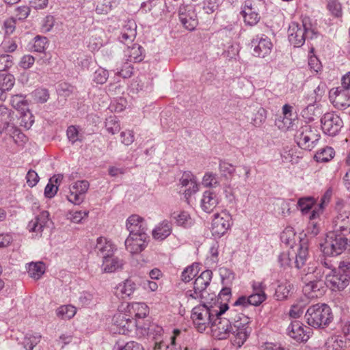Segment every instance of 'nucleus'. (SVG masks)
<instances>
[{"instance_id": "f257e3e1", "label": "nucleus", "mask_w": 350, "mask_h": 350, "mask_svg": "<svg viewBox=\"0 0 350 350\" xmlns=\"http://www.w3.org/2000/svg\"><path fill=\"white\" fill-rule=\"evenodd\" d=\"M228 309L227 304L214 307L203 304L193 308L191 318L198 331L203 332L211 325L215 315H222Z\"/></svg>"}, {"instance_id": "f03ea898", "label": "nucleus", "mask_w": 350, "mask_h": 350, "mask_svg": "<svg viewBox=\"0 0 350 350\" xmlns=\"http://www.w3.org/2000/svg\"><path fill=\"white\" fill-rule=\"evenodd\" d=\"M317 36V32L312 27L308 18L303 19L301 25L293 23L289 26L288 40L295 47L301 46L306 39H313Z\"/></svg>"}, {"instance_id": "7ed1b4c3", "label": "nucleus", "mask_w": 350, "mask_h": 350, "mask_svg": "<svg viewBox=\"0 0 350 350\" xmlns=\"http://www.w3.org/2000/svg\"><path fill=\"white\" fill-rule=\"evenodd\" d=\"M308 325L314 327L327 325L332 319L331 308L326 304H316L310 306L306 313Z\"/></svg>"}, {"instance_id": "20e7f679", "label": "nucleus", "mask_w": 350, "mask_h": 350, "mask_svg": "<svg viewBox=\"0 0 350 350\" xmlns=\"http://www.w3.org/2000/svg\"><path fill=\"white\" fill-rule=\"evenodd\" d=\"M347 242L348 240L345 236L329 232L324 243L321 245V250L326 256H338L346 250Z\"/></svg>"}, {"instance_id": "39448f33", "label": "nucleus", "mask_w": 350, "mask_h": 350, "mask_svg": "<svg viewBox=\"0 0 350 350\" xmlns=\"http://www.w3.org/2000/svg\"><path fill=\"white\" fill-rule=\"evenodd\" d=\"M337 214L332 221V232L346 236L350 234V211L344 208L342 202L336 206Z\"/></svg>"}, {"instance_id": "423d86ee", "label": "nucleus", "mask_w": 350, "mask_h": 350, "mask_svg": "<svg viewBox=\"0 0 350 350\" xmlns=\"http://www.w3.org/2000/svg\"><path fill=\"white\" fill-rule=\"evenodd\" d=\"M320 135L315 128L310 125L301 126L295 135L297 145L302 149L311 150L319 140Z\"/></svg>"}, {"instance_id": "0eeeda50", "label": "nucleus", "mask_w": 350, "mask_h": 350, "mask_svg": "<svg viewBox=\"0 0 350 350\" xmlns=\"http://www.w3.org/2000/svg\"><path fill=\"white\" fill-rule=\"evenodd\" d=\"M213 273L211 270H205L201 273L195 280L193 289L188 290L185 293V296L189 299H199L202 301L204 299V295L207 293L206 289L210 284Z\"/></svg>"}, {"instance_id": "6e6552de", "label": "nucleus", "mask_w": 350, "mask_h": 350, "mask_svg": "<svg viewBox=\"0 0 350 350\" xmlns=\"http://www.w3.org/2000/svg\"><path fill=\"white\" fill-rule=\"evenodd\" d=\"M325 281L326 286L332 291H341L349 285L350 275L344 271H340L338 266L337 269H332L326 273Z\"/></svg>"}, {"instance_id": "1a4fd4ad", "label": "nucleus", "mask_w": 350, "mask_h": 350, "mask_svg": "<svg viewBox=\"0 0 350 350\" xmlns=\"http://www.w3.org/2000/svg\"><path fill=\"white\" fill-rule=\"evenodd\" d=\"M221 316L215 315L210 325L213 336L218 340L230 338L233 328L231 322Z\"/></svg>"}, {"instance_id": "9d476101", "label": "nucleus", "mask_w": 350, "mask_h": 350, "mask_svg": "<svg viewBox=\"0 0 350 350\" xmlns=\"http://www.w3.org/2000/svg\"><path fill=\"white\" fill-rule=\"evenodd\" d=\"M263 4L264 0H258V2L253 0L245 1L241 14L246 25L253 26L258 23L260 21L259 7L262 6Z\"/></svg>"}, {"instance_id": "9b49d317", "label": "nucleus", "mask_w": 350, "mask_h": 350, "mask_svg": "<svg viewBox=\"0 0 350 350\" xmlns=\"http://www.w3.org/2000/svg\"><path fill=\"white\" fill-rule=\"evenodd\" d=\"M232 225V217L226 211L214 215L212 221L211 232L215 237H221L230 229Z\"/></svg>"}, {"instance_id": "f8f14e48", "label": "nucleus", "mask_w": 350, "mask_h": 350, "mask_svg": "<svg viewBox=\"0 0 350 350\" xmlns=\"http://www.w3.org/2000/svg\"><path fill=\"white\" fill-rule=\"evenodd\" d=\"M321 122L323 131L329 136L336 135L343 126L342 119L334 113L324 114Z\"/></svg>"}, {"instance_id": "ddd939ff", "label": "nucleus", "mask_w": 350, "mask_h": 350, "mask_svg": "<svg viewBox=\"0 0 350 350\" xmlns=\"http://www.w3.org/2000/svg\"><path fill=\"white\" fill-rule=\"evenodd\" d=\"M148 236L147 233L129 234L126 239L124 244L126 249L132 254H139L147 246Z\"/></svg>"}, {"instance_id": "4468645a", "label": "nucleus", "mask_w": 350, "mask_h": 350, "mask_svg": "<svg viewBox=\"0 0 350 350\" xmlns=\"http://www.w3.org/2000/svg\"><path fill=\"white\" fill-rule=\"evenodd\" d=\"M89 187V182L85 180L74 183L70 187V191L67 196L68 200L74 204H80L83 202L85 194Z\"/></svg>"}, {"instance_id": "2eb2a0df", "label": "nucleus", "mask_w": 350, "mask_h": 350, "mask_svg": "<svg viewBox=\"0 0 350 350\" xmlns=\"http://www.w3.org/2000/svg\"><path fill=\"white\" fill-rule=\"evenodd\" d=\"M253 55L258 57H265L271 51L273 44L265 35L256 36L251 42Z\"/></svg>"}, {"instance_id": "dca6fc26", "label": "nucleus", "mask_w": 350, "mask_h": 350, "mask_svg": "<svg viewBox=\"0 0 350 350\" xmlns=\"http://www.w3.org/2000/svg\"><path fill=\"white\" fill-rule=\"evenodd\" d=\"M129 314L117 313L113 316V329L120 334H127L137 326V323Z\"/></svg>"}, {"instance_id": "f3484780", "label": "nucleus", "mask_w": 350, "mask_h": 350, "mask_svg": "<svg viewBox=\"0 0 350 350\" xmlns=\"http://www.w3.org/2000/svg\"><path fill=\"white\" fill-rule=\"evenodd\" d=\"M311 329L298 321H293L287 328L288 335L298 342H306L310 338Z\"/></svg>"}, {"instance_id": "a211bd4d", "label": "nucleus", "mask_w": 350, "mask_h": 350, "mask_svg": "<svg viewBox=\"0 0 350 350\" xmlns=\"http://www.w3.org/2000/svg\"><path fill=\"white\" fill-rule=\"evenodd\" d=\"M179 19L184 27L191 31L198 24L196 14L192 5H182L179 8Z\"/></svg>"}, {"instance_id": "6ab92c4d", "label": "nucleus", "mask_w": 350, "mask_h": 350, "mask_svg": "<svg viewBox=\"0 0 350 350\" xmlns=\"http://www.w3.org/2000/svg\"><path fill=\"white\" fill-rule=\"evenodd\" d=\"M329 99L333 105L338 109H342L350 106V95L349 92L338 87L329 91Z\"/></svg>"}, {"instance_id": "aec40b11", "label": "nucleus", "mask_w": 350, "mask_h": 350, "mask_svg": "<svg viewBox=\"0 0 350 350\" xmlns=\"http://www.w3.org/2000/svg\"><path fill=\"white\" fill-rule=\"evenodd\" d=\"M326 281L317 280L310 281L303 288V292L308 299L321 297L325 291Z\"/></svg>"}, {"instance_id": "412c9836", "label": "nucleus", "mask_w": 350, "mask_h": 350, "mask_svg": "<svg viewBox=\"0 0 350 350\" xmlns=\"http://www.w3.org/2000/svg\"><path fill=\"white\" fill-rule=\"evenodd\" d=\"M180 185L187 187L184 191L185 197L188 199L191 195L196 193L198 189V184L196 176L189 172H185L180 178Z\"/></svg>"}, {"instance_id": "4be33fe9", "label": "nucleus", "mask_w": 350, "mask_h": 350, "mask_svg": "<svg viewBox=\"0 0 350 350\" xmlns=\"http://www.w3.org/2000/svg\"><path fill=\"white\" fill-rule=\"evenodd\" d=\"M126 227L129 234L146 233L147 225L144 219L137 215H132L126 219Z\"/></svg>"}, {"instance_id": "5701e85b", "label": "nucleus", "mask_w": 350, "mask_h": 350, "mask_svg": "<svg viewBox=\"0 0 350 350\" xmlns=\"http://www.w3.org/2000/svg\"><path fill=\"white\" fill-rule=\"evenodd\" d=\"M117 247L115 244H113L110 240L107 239L100 237H98L96 240V243L95 245V250L97 253V255L100 256L103 259L105 258V257H109V256L114 254L116 251Z\"/></svg>"}, {"instance_id": "b1692460", "label": "nucleus", "mask_w": 350, "mask_h": 350, "mask_svg": "<svg viewBox=\"0 0 350 350\" xmlns=\"http://www.w3.org/2000/svg\"><path fill=\"white\" fill-rule=\"evenodd\" d=\"M219 204V197L213 191H205L200 200V207L206 213H210L213 211Z\"/></svg>"}, {"instance_id": "393cba45", "label": "nucleus", "mask_w": 350, "mask_h": 350, "mask_svg": "<svg viewBox=\"0 0 350 350\" xmlns=\"http://www.w3.org/2000/svg\"><path fill=\"white\" fill-rule=\"evenodd\" d=\"M293 107L288 104H285L282 107L283 118H279L275 120V125L278 128L282 131L288 130L293 125L295 118L293 114Z\"/></svg>"}, {"instance_id": "a878e982", "label": "nucleus", "mask_w": 350, "mask_h": 350, "mask_svg": "<svg viewBox=\"0 0 350 350\" xmlns=\"http://www.w3.org/2000/svg\"><path fill=\"white\" fill-rule=\"evenodd\" d=\"M124 262L122 259L118 256H115L114 254L105 257L103 259L101 265V271L103 273H114L116 271L122 270Z\"/></svg>"}, {"instance_id": "bb28decb", "label": "nucleus", "mask_w": 350, "mask_h": 350, "mask_svg": "<svg viewBox=\"0 0 350 350\" xmlns=\"http://www.w3.org/2000/svg\"><path fill=\"white\" fill-rule=\"evenodd\" d=\"M49 213L47 211H42L32 219L27 226L29 232H35L36 235H40L44 228L49 222Z\"/></svg>"}, {"instance_id": "cd10ccee", "label": "nucleus", "mask_w": 350, "mask_h": 350, "mask_svg": "<svg viewBox=\"0 0 350 350\" xmlns=\"http://www.w3.org/2000/svg\"><path fill=\"white\" fill-rule=\"evenodd\" d=\"M126 311L129 312V316L132 319L133 317H135V319H143L148 315L149 308L144 303L134 302L127 304ZM135 321H136V320Z\"/></svg>"}, {"instance_id": "c85d7f7f", "label": "nucleus", "mask_w": 350, "mask_h": 350, "mask_svg": "<svg viewBox=\"0 0 350 350\" xmlns=\"http://www.w3.org/2000/svg\"><path fill=\"white\" fill-rule=\"evenodd\" d=\"M247 336V327L244 325H233L232 332L230 337L233 345L241 347L246 341Z\"/></svg>"}, {"instance_id": "c756f323", "label": "nucleus", "mask_w": 350, "mask_h": 350, "mask_svg": "<svg viewBox=\"0 0 350 350\" xmlns=\"http://www.w3.org/2000/svg\"><path fill=\"white\" fill-rule=\"evenodd\" d=\"M172 232V224L167 220L163 221L157 225L152 231V237L158 241L166 239Z\"/></svg>"}, {"instance_id": "7c9ffc66", "label": "nucleus", "mask_w": 350, "mask_h": 350, "mask_svg": "<svg viewBox=\"0 0 350 350\" xmlns=\"http://www.w3.org/2000/svg\"><path fill=\"white\" fill-rule=\"evenodd\" d=\"M293 289V285L288 281L284 280L275 289V296L278 300H284L291 295Z\"/></svg>"}, {"instance_id": "2f4dec72", "label": "nucleus", "mask_w": 350, "mask_h": 350, "mask_svg": "<svg viewBox=\"0 0 350 350\" xmlns=\"http://www.w3.org/2000/svg\"><path fill=\"white\" fill-rule=\"evenodd\" d=\"M45 266L42 262H31L28 265V274L34 280H38L44 273Z\"/></svg>"}, {"instance_id": "473e14b6", "label": "nucleus", "mask_w": 350, "mask_h": 350, "mask_svg": "<svg viewBox=\"0 0 350 350\" xmlns=\"http://www.w3.org/2000/svg\"><path fill=\"white\" fill-rule=\"evenodd\" d=\"M7 131L10 137L14 139V142L18 145H23L25 144L27 139L25 134H23L17 127L14 125L8 124Z\"/></svg>"}, {"instance_id": "72a5a7b5", "label": "nucleus", "mask_w": 350, "mask_h": 350, "mask_svg": "<svg viewBox=\"0 0 350 350\" xmlns=\"http://www.w3.org/2000/svg\"><path fill=\"white\" fill-rule=\"evenodd\" d=\"M118 289L122 298L129 297L136 290V284L130 279L126 280L122 284H120Z\"/></svg>"}, {"instance_id": "f704fd0d", "label": "nucleus", "mask_w": 350, "mask_h": 350, "mask_svg": "<svg viewBox=\"0 0 350 350\" xmlns=\"http://www.w3.org/2000/svg\"><path fill=\"white\" fill-rule=\"evenodd\" d=\"M198 271L199 265L198 263H193L183 270L181 274V279L185 282H189L197 275Z\"/></svg>"}, {"instance_id": "c9c22d12", "label": "nucleus", "mask_w": 350, "mask_h": 350, "mask_svg": "<svg viewBox=\"0 0 350 350\" xmlns=\"http://www.w3.org/2000/svg\"><path fill=\"white\" fill-rule=\"evenodd\" d=\"M334 153L332 148L327 146L317 151L314 157L318 162H327L334 157Z\"/></svg>"}, {"instance_id": "e433bc0d", "label": "nucleus", "mask_w": 350, "mask_h": 350, "mask_svg": "<svg viewBox=\"0 0 350 350\" xmlns=\"http://www.w3.org/2000/svg\"><path fill=\"white\" fill-rule=\"evenodd\" d=\"M76 308L71 305H64L59 307L57 310V316L63 319H70L76 314Z\"/></svg>"}, {"instance_id": "4c0bfd02", "label": "nucleus", "mask_w": 350, "mask_h": 350, "mask_svg": "<svg viewBox=\"0 0 350 350\" xmlns=\"http://www.w3.org/2000/svg\"><path fill=\"white\" fill-rule=\"evenodd\" d=\"M113 350H144L142 345L135 341H130L126 344L118 340L113 347Z\"/></svg>"}, {"instance_id": "58836bf2", "label": "nucleus", "mask_w": 350, "mask_h": 350, "mask_svg": "<svg viewBox=\"0 0 350 350\" xmlns=\"http://www.w3.org/2000/svg\"><path fill=\"white\" fill-rule=\"evenodd\" d=\"M308 254V247L304 245H301L299 249L296 254L295 258V267L300 269L306 262Z\"/></svg>"}, {"instance_id": "ea45409f", "label": "nucleus", "mask_w": 350, "mask_h": 350, "mask_svg": "<svg viewBox=\"0 0 350 350\" xmlns=\"http://www.w3.org/2000/svg\"><path fill=\"white\" fill-rule=\"evenodd\" d=\"M15 83V78L11 74H0L1 88L6 92L10 90Z\"/></svg>"}, {"instance_id": "a19ab883", "label": "nucleus", "mask_w": 350, "mask_h": 350, "mask_svg": "<svg viewBox=\"0 0 350 350\" xmlns=\"http://www.w3.org/2000/svg\"><path fill=\"white\" fill-rule=\"evenodd\" d=\"M41 336L36 334H27L23 340V345L25 349L33 350V347L40 341Z\"/></svg>"}, {"instance_id": "79ce46f5", "label": "nucleus", "mask_w": 350, "mask_h": 350, "mask_svg": "<svg viewBox=\"0 0 350 350\" xmlns=\"http://www.w3.org/2000/svg\"><path fill=\"white\" fill-rule=\"evenodd\" d=\"M202 183L205 187H216L219 183L218 176L211 172H206Z\"/></svg>"}, {"instance_id": "37998d69", "label": "nucleus", "mask_w": 350, "mask_h": 350, "mask_svg": "<svg viewBox=\"0 0 350 350\" xmlns=\"http://www.w3.org/2000/svg\"><path fill=\"white\" fill-rule=\"evenodd\" d=\"M267 119V111L260 107L254 115V118L252 119V123L256 127L260 126L263 124Z\"/></svg>"}, {"instance_id": "c03bdc74", "label": "nucleus", "mask_w": 350, "mask_h": 350, "mask_svg": "<svg viewBox=\"0 0 350 350\" xmlns=\"http://www.w3.org/2000/svg\"><path fill=\"white\" fill-rule=\"evenodd\" d=\"M105 127L107 131L112 135L116 134L120 130V125L115 116H110L106 120Z\"/></svg>"}, {"instance_id": "a18cd8bd", "label": "nucleus", "mask_w": 350, "mask_h": 350, "mask_svg": "<svg viewBox=\"0 0 350 350\" xmlns=\"http://www.w3.org/2000/svg\"><path fill=\"white\" fill-rule=\"evenodd\" d=\"M128 55L131 62H141L143 59L142 48L139 45L134 44L130 49H129Z\"/></svg>"}, {"instance_id": "49530a36", "label": "nucleus", "mask_w": 350, "mask_h": 350, "mask_svg": "<svg viewBox=\"0 0 350 350\" xmlns=\"http://www.w3.org/2000/svg\"><path fill=\"white\" fill-rule=\"evenodd\" d=\"M314 204V200L312 198H302L298 200V206L303 214H308Z\"/></svg>"}, {"instance_id": "de8ad7c7", "label": "nucleus", "mask_w": 350, "mask_h": 350, "mask_svg": "<svg viewBox=\"0 0 350 350\" xmlns=\"http://www.w3.org/2000/svg\"><path fill=\"white\" fill-rule=\"evenodd\" d=\"M176 224L178 226H187L191 224V219L187 212L183 211L174 216Z\"/></svg>"}, {"instance_id": "09e8293b", "label": "nucleus", "mask_w": 350, "mask_h": 350, "mask_svg": "<svg viewBox=\"0 0 350 350\" xmlns=\"http://www.w3.org/2000/svg\"><path fill=\"white\" fill-rule=\"evenodd\" d=\"M109 77L107 70L104 68H99L94 74V81L98 84H104Z\"/></svg>"}, {"instance_id": "8fccbe9b", "label": "nucleus", "mask_w": 350, "mask_h": 350, "mask_svg": "<svg viewBox=\"0 0 350 350\" xmlns=\"http://www.w3.org/2000/svg\"><path fill=\"white\" fill-rule=\"evenodd\" d=\"M12 106L16 109H23V107L26 106L27 101L22 94H16L12 96L10 100Z\"/></svg>"}, {"instance_id": "3c124183", "label": "nucleus", "mask_w": 350, "mask_h": 350, "mask_svg": "<svg viewBox=\"0 0 350 350\" xmlns=\"http://www.w3.org/2000/svg\"><path fill=\"white\" fill-rule=\"evenodd\" d=\"M89 214L88 211H77L69 213V219L71 221L78 224L83 219L87 218Z\"/></svg>"}, {"instance_id": "603ef678", "label": "nucleus", "mask_w": 350, "mask_h": 350, "mask_svg": "<svg viewBox=\"0 0 350 350\" xmlns=\"http://www.w3.org/2000/svg\"><path fill=\"white\" fill-rule=\"evenodd\" d=\"M135 38V28L133 25H130V33H127L126 30H123L121 36L119 37L120 42L127 44L131 42Z\"/></svg>"}, {"instance_id": "864d4df0", "label": "nucleus", "mask_w": 350, "mask_h": 350, "mask_svg": "<svg viewBox=\"0 0 350 350\" xmlns=\"http://www.w3.org/2000/svg\"><path fill=\"white\" fill-rule=\"evenodd\" d=\"M67 136L69 141L74 144L77 141L81 140V136L79 133L78 129L75 126H70L67 129Z\"/></svg>"}, {"instance_id": "5fc2aeb1", "label": "nucleus", "mask_w": 350, "mask_h": 350, "mask_svg": "<svg viewBox=\"0 0 350 350\" xmlns=\"http://www.w3.org/2000/svg\"><path fill=\"white\" fill-rule=\"evenodd\" d=\"M304 308L305 304L302 302L293 305L289 312L290 316L293 318L299 317L303 314Z\"/></svg>"}, {"instance_id": "6e6d98bb", "label": "nucleus", "mask_w": 350, "mask_h": 350, "mask_svg": "<svg viewBox=\"0 0 350 350\" xmlns=\"http://www.w3.org/2000/svg\"><path fill=\"white\" fill-rule=\"evenodd\" d=\"M327 8L335 16L338 17L342 14L341 5L337 1H330L327 4Z\"/></svg>"}, {"instance_id": "4d7b16f0", "label": "nucleus", "mask_w": 350, "mask_h": 350, "mask_svg": "<svg viewBox=\"0 0 350 350\" xmlns=\"http://www.w3.org/2000/svg\"><path fill=\"white\" fill-rule=\"evenodd\" d=\"M55 19L53 16L48 15L42 21V30L43 32H49L54 26Z\"/></svg>"}, {"instance_id": "13d9d810", "label": "nucleus", "mask_w": 350, "mask_h": 350, "mask_svg": "<svg viewBox=\"0 0 350 350\" xmlns=\"http://www.w3.org/2000/svg\"><path fill=\"white\" fill-rule=\"evenodd\" d=\"M12 66V57L9 55H0V71H4Z\"/></svg>"}, {"instance_id": "bf43d9fd", "label": "nucleus", "mask_w": 350, "mask_h": 350, "mask_svg": "<svg viewBox=\"0 0 350 350\" xmlns=\"http://www.w3.org/2000/svg\"><path fill=\"white\" fill-rule=\"evenodd\" d=\"M39 176L38 174L33 170H30L28 171L27 175H26V180L27 185L33 187L37 185V183L39 181Z\"/></svg>"}, {"instance_id": "052dcab7", "label": "nucleus", "mask_w": 350, "mask_h": 350, "mask_svg": "<svg viewBox=\"0 0 350 350\" xmlns=\"http://www.w3.org/2000/svg\"><path fill=\"white\" fill-rule=\"evenodd\" d=\"M16 28V19L14 18H9L3 22V29L5 33L7 35L12 34Z\"/></svg>"}, {"instance_id": "680f3d73", "label": "nucleus", "mask_w": 350, "mask_h": 350, "mask_svg": "<svg viewBox=\"0 0 350 350\" xmlns=\"http://www.w3.org/2000/svg\"><path fill=\"white\" fill-rule=\"evenodd\" d=\"M58 190V186L49 181L44 189V196L46 198H52L55 196Z\"/></svg>"}, {"instance_id": "e2e57ef3", "label": "nucleus", "mask_w": 350, "mask_h": 350, "mask_svg": "<svg viewBox=\"0 0 350 350\" xmlns=\"http://www.w3.org/2000/svg\"><path fill=\"white\" fill-rule=\"evenodd\" d=\"M234 170V167L230 163L225 161H221L219 163V171L224 176L232 174Z\"/></svg>"}, {"instance_id": "0e129e2a", "label": "nucleus", "mask_w": 350, "mask_h": 350, "mask_svg": "<svg viewBox=\"0 0 350 350\" xmlns=\"http://www.w3.org/2000/svg\"><path fill=\"white\" fill-rule=\"evenodd\" d=\"M34 62L35 59L32 55H25L21 58L19 65L23 69H28L32 66Z\"/></svg>"}, {"instance_id": "69168bd1", "label": "nucleus", "mask_w": 350, "mask_h": 350, "mask_svg": "<svg viewBox=\"0 0 350 350\" xmlns=\"http://www.w3.org/2000/svg\"><path fill=\"white\" fill-rule=\"evenodd\" d=\"M221 0H206L204 2V9L207 13L215 12L220 3Z\"/></svg>"}, {"instance_id": "338daca9", "label": "nucleus", "mask_w": 350, "mask_h": 350, "mask_svg": "<svg viewBox=\"0 0 350 350\" xmlns=\"http://www.w3.org/2000/svg\"><path fill=\"white\" fill-rule=\"evenodd\" d=\"M30 8L27 6H21L16 10V16L18 20H24L29 16Z\"/></svg>"}, {"instance_id": "774afa93", "label": "nucleus", "mask_w": 350, "mask_h": 350, "mask_svg": "<svg viewBox=\"0 0 350 350\" xmlns=\"http://www.w3.org/2000/svg\"><path fill=\"white\" fill-rule=\"evenodd\" d=\"M120 136L122 144L126 146H129L134 142V135L131 131L122 132Z\"/></svg>"}]
</instances>
